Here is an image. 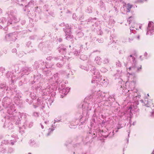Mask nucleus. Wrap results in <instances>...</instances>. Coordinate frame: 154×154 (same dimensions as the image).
Masks as SVG:
<instances>
[{"label": "nucleus", "mask_w": 154, "mask_h": 154, "mask_svg": "<svg viewBox=\"0 0 154 154\" xmlns=\"http://www.w3.org/2000/svg\"><path fill=\"white\" fill-rule=\"evenodd\" d=\"M148 29L149 31H148L146 34L149 35L152 34L153 32H154V24L152 22H149L148 24Z\"/></svg>", "instance_id": "obj_1"}, {"label": "nucleus", "mask_w": 154, "mask_h": 154, "mask_svg": "<svg viewBox=\"0 0 154 154\" xmlns=\"http://www.w3.org/2000/svg\"><path fill=\"white\" fill-rule=\"evenodd\" d=\"M152 104V101L151 100H148L147 101L145 100L142 104L143 105H145L147 107L151 106Z\"/></svg>", "instance_id": "obj_2"}, {"label": "nucleus", "mask_w": 154, "mask_h": 154, "mask_svg": "<svg viewBox=\"0 0 154 154\" xmlns=\"http://www.w3.org/2000/svg\"><path fill=\"white\" fill-rule=\"evenodd\" d=\"M140 96H138V97H135V100L138 102L139 100L142 103H143V100H140Z\"/></svg>", "instance_id": "obj_3"}, {"label": "nucleus", "mask_w": 154, "mask_h": 154, "mask_svg": "<svg viewBox=\"0 0 154 154\" xmlns=\"http://www.w3.org/2000/svg\"><path fill=\"white\" fill-rule=\"evenodd\" d=\"M132 6L131 5L128 4L127 5V8L128 9V11H130V9L131 8Z\"/></svg>", "instance_id": "obj_4"}, {"label": "nucleus", "mask_w": 154, "mask_h": 154, "mask_svg": "<svg viewBox=\"0 0 154 154\" xmlns=\"http://www.w3.org/2000/svg\"><path fill=\"white\" fill-rule=\"evenodd\" d=\"M146 0H137V1L139 2H143L146 1Z\"/></svg>", "instance_id": "obj_5"}, {"label": "nucleus", "mask_w": 154, "mask_h": 154, "mask_svg": "<svg viewBox=\"0 0 154 154\" xmlns=\"http://www.w3.org/2000/svg\"><path fill=\"white\" fill-rule=\"evenodd\" d=\"M137 38L139 40V39H140V36H138L137 37Z\"/></svg>", "instance_id": "obj_6"}, {"label": "nucleus", "mask_w": 154, "mask_h": 154, "mask_svg": "<svg viewBox=\"0 0 154 154\" xmlns=\"http://www.w3.org/2000/svg\"><path fill=\"white\" fill-rule=\"evenodd\" d=\"M152 154H154V151L152 153Z\"/></svg>", "instance_id": "obj_7"}, {"label": "nucleus", "mask_w": 154, "mask_h": 154, "mask_svg": "<svg viewBox=\"0 0 154 154\" xmlns=\"http://www.w3.org/2000/svg\"><path fill=\"white\" fill-rule=\"evenodd\" d=\"M28 154H31V153L30 152L28 153Z\"/></svg>", "instance_id": "obj_8"}, {"label": "nucleus", "mask_w": 154, "mask_h": 154, "mask_svg": "<svg viewBox=\"0 0 154 154\" xmlns=\"http://www.w3.org/2000/svg\"><path fill=\"white\" fill-rule=\"evenodd\" d=\"M139 28L140 29V28H141V26H139Z\"/></svg>", "instance_id": "obj_9"}]
</instances>
